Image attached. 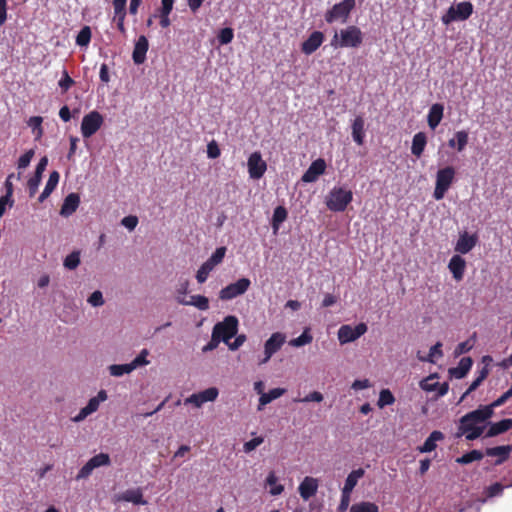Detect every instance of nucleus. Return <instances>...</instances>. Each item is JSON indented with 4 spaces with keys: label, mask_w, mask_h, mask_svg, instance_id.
Here are the masks:
<instances>
[{
    "label": "nucleus",
    "mask_w": 512,
    "mask_h": 512,
    "mask_svg": "<svg viewBox=\"0 0 512 512\" xmlns=\"http://www.w3.org/2000/svg\"><path fill=\"white\" fill-rule=\"evenodd\" d=\"M324 34L320 31H314L301 46V50L306 55L314 53L323 43Z\"/></svg>",
    "instance_id": "nucleus-20"
},
{
    "label": "nucleus",
    "mask_w": 512,
    "mask_h": 512,
    "mask_svg": "<svg viewBox=\"0 0 512 512\" xmlns=\"http://www.w3.org/2000/svg\"><path fill=\"white\" fill-rule=\"evenodd\" d=\"M41 179L42 178H40V177L33 176L28 180L27 187H28V192H29L30 197H33L36 194V192L38 191V187L41 183Z\"/></svg>",
    "instance_id": "nucleus-54"
},
{
    "label": "nucleus",
    "mask_w": 512,
    "mask_h": 512,
    "mask_svg": "<svg viewBox=\"0 0 512 512\" xmlns=\"http://www.w3.org/2000/svg\"><path fill=\"white\" fill-rule=\"evenodd\" d=\"M199 394L205 403V402H209V401H214L217 398L219 392H218L217 388L211 387V388L205 389L204 391L199 392Z\"/></svg>",
    "instance_id": "nucleus-53"
},
{
    "label": "nucleus",
    "mask_w": 512,
    "mask_h": 512,
    "mask_svg": "<svg viewBox=\"0 0 512 512\" xmlns=\"http://www.w3.org/2000/svg\"><path fill=\"white\" fill-rule=\"evenodd\" d=\"M126 3H127V0H113V8H114L115 16L126 15Z\"/></svg>",
    "instance_id": "nucleus-60"
},
{
    "label": "nucleus",
    "mask_w": 512,
    "mask_h": 512,
    "mask_svg": "<svg viewBox=\"0 0 512 512\" xmlns=\"http://www.w3.org/2000/svg\"><path fill=\"white\" fill-rule=\"evenodd\" d=\"M473 361L470 357H463L458 366L449 369V374L456 379L464 378L472 367Z\"/></svg>",
    "instance_id": "nucleus-30"
},
{
    "label": "nucleus",
    "mask_w": 512,
    "mask_h": 512,
    "mask_svg": "<svg viewBox=\"0 0 512 512\" xmlns=\"http://www.w3.org/2000/svg\"><path fill=\"white\" fill-rule=\"evenodd\" d=\"M427 144V137L424 132H418L413 136L411 153L416 157H420Z\"/></svg>",
    "instance_id": "nucleus-34"
},
{
    "label": "nucleus",
    "mask_w": 512,
    "mask_h": 512,
    "mask_svg": "<svg viewBox=\"0 0 512 512\" xmlns=\"http://www.w3.org/2000/svg\"><path fill=\"white\" fill-rule=\"evenodd\" d=\"M149 355V351L147 349H142L141 352L130 362V365L133 371L139 367H143L148 365L150 362L147 359Z\"/></svg>",
    "instance_id": "nucleus-44"
},
{
    "label": "nucleus",
    "mask_w": 512,
    "mask_h": 512,
    "mask_svg": "<svg viewBox=\"0 0 512 512\" xmlns=\"http://www.w3.org/2000/svg\"><path fill=\"white\" fill-rule=\"evenodd\" d=\"M43 122V118L40 116H33L28 121V126L33 130V132L37 133V137H40L43 133L41 124Z\"/></svg>",
    "instance_id": "nucleus-49"
},
{
    "label": "nucleus",
    "mask_w": 512,
    "mask_h": 512,
    "mask_svg": "<svg viewBox=\"0 0 512 512\" xmlns=\"http://www.w3.org/2000/svg\"><path fill=\"white\" fill-rule=\"evenodd\" d=\"M350 512H379V507L373 502L362 501L353 504Z\"/></svg>",
    "instance_id": "nucleus-40"
},
{
    "label": "nucleus",
    "mask_w": 512,
    "mask_h": 512,
    "mask_svg": "<svg viewBox=\"0 0 512 512\" xmlns=\"http://www.w3.org/2000/svg\"><path fill=\"white\" fill-rule=\"evenodd\" d=\"M487 427L488 429L484 434V438L494 437L512 428V419H503L496 423H492L488 420Z\"/></svg>",
    "instance_id": "nucleus-23"
},
{
    "label": "nucleus",
    "mask_w": 512,
    "mask_h": 512,
    "mask_svg": "<svg viewBox=\"0 0 512 512\" xmlns=\"http://www.w3.org/2000/svg\"><path fill=\"white\" fill-rule=\"evenodd\" d=\"M87 302L93 307H100L104 305L105 301L103 294L100 290L94 291L87 299Z\"/></svg>",
    "instance_id": "nucleus-50"
},
{
    "label": "nucleus",
    "mask_w": 512,
    "mask_h": 512,
    "mask_svg": "<svg viewBox=\"0 0 512 512\" xmlns=\"http://www.w3.org/2000/svg\"><path fill=\"white\" fill-rule=\"evenodd\" d=\"M245 340H246V336L244 334H240L235 338V340L232 343H230L228 341L227 345L230 350L235 351V350L239 349L244 344Z\"/></svg>",
    "instance_id": "nucleus-64"
},
{
    "label": "nucleus",
    "mask_w": 512,
    "mask_h": 512,
    "mask_svg": "<svg viewBox=\"0 0 512 512\" xmlns=\"http://www.w3.org/2000/svg\"><path fill=\"white\" fill-rule=\"evenodd\" d=\"M512 452V445H502L496 447H489L485 449V455L495 457L494 465L498 466L503 464Z\"/></svg>",
    "instance_id": "nucleus-18"
},
{
    "label": "nucleus",
    "mask_w": 512,
    "mask_h": 512,
    "mask_svg": "<svg viewBox=\"0 0 512 512\" xmlns=\"http://www.w3.org/2000/svg\"><path fill=\"white\" fill-rule=\"evenodd\" d=\"M473 13V5L471 2H460L455 6L449 7L447 12L442 16V22L445 25L454 21L467 20Z\"/></svg>",
    "instance_id": "nucleus-7"
},
{
    "label": "nucleus",
    "mask_w": 512,
    "mask_h": 512,
    "mask_svg": "<svg viewBox=\"0 0 512 512\" xmlns=\"http://www.w3.org/2000/svg\"><path fill=\"white\" fill-rule=\"evenodd\" d=\"M234 37L233 29L231 28H223L220 30L217 39L221 45L229 44Z\"/></svg>",
    "instance_id": "nucleus-48"
},
{
    "label": "nucleus",
    "mask_w": 512,
    "mask_h": 512,
    "mask_svg": "<svg viewBox=\"0 0 512 512\" xmlns=\"http://www.w3.org/2000/svg\"><path fill=\"white\" fill-rule=\"evenodd\" d=\"M325 170V160L318 158L310 164L309 168L302 175L301 180L304 183H313L319 178L320 175L325 173Z\"/></svg>",
    "instance_id": "nucleus-16"
},
{
    "label": "nucleus",
    "mask_w": 512,
    "mask_h": 512,
    "mask_svg": "<svg viewBox=\"0 0 512 512\" xmlns=\"http://www.w3.org/2000/svg\"><path fill=\"white\" fill-rule=\"evenodd\" d=\"M111 464L110 456L107 453H99L87 461L79 470L76 480L87 479L92 472L99 467L109 466Z\"/></svg>",
    "instance_id": "nucleus-10"
},
{
    "label": "nucleus",
    "mask_w": 512,
    "mask_h": 512,
    "mask_svg": "<svg viewBox=\"0 0 512 512\" xmlns=\"http://www.w3.org/2000/svg\"><path fill=\"white\" fill-rule=\"evenodd\" d=\"M322 400L323 395L318 391L311 392L304 398L294 399L295 402H321Z\"/></svg>",
    "instance_id": "nucleus-59"
},
{
    "label": "nucleus",
    "mask_w": 512,
    "mask_h": 512,
    "mask_svg": "<svg viewBox=\"0 0 512 512\" xmlns=\"http://www.w3.org/2000/svg\"><path fill=\"white\" fill-rule=\"evenodd\" d=\"M285 392L286 390L284 388H274L271 389L268 393H262V395L259 398L258 410H262L265 405L279 398Z\"/></svg>",
    "instance_id": "nucleus-35"
},
{
    "label": "nucleus",
    "mask_w": 512,
    "mask_h": 512,
    "mask_svg": "<svg viewBox=\"0 0 512 512\" xmlns=\"http://www.w3.org/2000/svg\"><path fill=\"white\" fill-rule=\"evenodd\" d=\"M505 486H503L501 483H494L486 488L485 493L488 498L501 496L503 493Z\"/></svg>",
    "instance_id": "nucleus-51"
},
{
    "label": "nucleus",
    "mask_w": 512,
    "mask_h": 512,
    "mask_svg": "<svg viewBox=\"0 0 512 512\" xmlns=\"http://www.w3.org/2000/svg\"><path fill=\"white\" fill-rule=\"evenodd\" d=\"M510 397H512V391L507 390L504 394H502L498 399L492 402L489 405H485V407H490L491 413L494 414V409L503 405Z\"/></svg>",
    "instance_id": "nucleus-52"
},
{
    "label": "nucleus",
    "mask_w": 512,
    "mask_h": 512,
    "mask_svg": "<svg viewBox=\"0 0 512 512\" xmlns=\"http://www.w3.org/2000/svg\"><path fill=\"white\" fill-rule=\"evenodd\" d=\"M485 455V452H481L480 450H471L470 452L458 457L456 462L461 465H467L472 463L473 461L481 460Z\"/></svg>",
    "instance_id": "nucleus-38"
},
{
    "label": "nucleus",
    "mask_w": 512,
    "mask_h": 512,
    "mask_svg": "<svg viewBox=\"0 0 512 512\" xmlns=\"http://www.w3.org/2000/svg\"><path fill=\"white\" fill-rule=\"evenodd\" d=\"M63 265L68 270H75L80 265V251H73L67 255L63 261Z\"/></svg>",
    "instance_id": "nucleus-43"
},
{
    "label": "nucleus",
    "mask_w": 512,
    "mask_h": 512,
    "mask_svg": "<svg viewBox=\"0 0 512 512\" xmlns=\"http://www.w3.org/2000/svg\"><path fill=\"white\" fill-rule=\"evenodd\" d=\"M222 340L217 337L213 332H212V337H211V340L210 342H208L203 348H202V351L203 352H208V351H212L214 349L217 348L218 344L221 342Z\"/></svg>",
    "instance_id": "nucleus-63"
},
{
    "label": "nucleus",
    "mask_w": 512,
    "mask_h": 512,
    "mask_svg": "<svg viewBox=\"0 0 512 512\" xmlns=\"http://www.w3.org/2000/svg\"><path fill=\"white\" fill-rule=\"evenodd\" d=\"M442 356V343L437 342L430 348L429 354L427 356L424 357L418 354V359L422 362L435 363L436 359L441 358Z\"/></svg>",
    "instance_id": "nucleus-36"
},
{
    "label": "nucleus",
    "mask_w": 512,
    "mask_h": 512,
    "mask_svg": "<svg viewBox=\"0 0 512 512\" xmlns=\"http://www.w3.org/2000/svg\"><path fill=\"white\" fill-rule=\"evenodd\" d=\"M477 240L476 235H469L467 232H463L459 235L455 251L460 254H467L475 247Z\"/></svg>",
    "instance_id": "nucleus-21"
},
{
    "label": "nucleus",
    "mask_w": 512,
    "mask_h": 512,
    "mask_svg": "<svg viewBox=\"0 0 512 512\" xmlns=\"http://www.w3.org/2000/svg\"><path fill=\"white\" fill-rule=\"evenodd\" d=\"M365 474L364 469L358 468L350 472L345 480L344 487L342 488L344 496L350 495L357 482L360 478H362Z\"/></svg>",
    "instance_id": "nucleus-29"
},
{
    "label": "nucleus",
    "mask_w": 512,
    "mask_h": 512,
    "mask_svg": "<svg viewBox=\"0 0 512 512\" xmlns=\"http://www.w3.org/2000/svg\"><path fill=\"white\" fill-rule=\"evenodd\" d=\"M354 8L355 0H343L326 12L325 20L328 23H333L337 20H341L342 23H345Z\"/></svg>",
    "instance_id": "nucleus-8"
},
{
    "label": "nucleus",
    "mask_w": 512,
    "mask_h": 512,
    "mask_svg": "<svg viewBox=\"0 0 512 512\" xmlns=\"http://www.w3.org/2000/svg\"><path fill=\"white\" fill-rule=\"evenodd\" d=\"M251 285V281L248 278H240L236 282L227 285L222 288L219 292V298L223 301L232 300L238 296H241L247 292Z\"/></svg>",
    "instance_id": "nucleus-9"
},
{
    "label": "nucleus",
    "mask_w": 512,
    "mask_h": 512,
    "mask_svg": "<svg viewBox=\"0 0 512 512\" xmlns=\"http://www.w3.org/2000/svg\"><path fill=\"white\" fill-rule=\"evenodd\" d=\"M352 137L353 140L358 144L362 145L364 142V119L362 116H357L352 123Z\"/></svg>",
    "instance_id": "nucleus-33"
},
{
    "label": "nucleus",
    "mask_w": 512,
    "mask_h": 512,
    "mask_svg": "<svg viewBox=\"0 0 512 512\" xmlns=\"http://www.w3.org/2000/svg\"><path fill=\"white\" fill-rule=\"evenodd\" d=\"M313 340L312 335L310 334V329L305 328L303 333L292 340H290L289 345L293 347H302L304 345L310 344Z\"/></svg>",
    "instance_id": "nucleus-42"
},
{
    "label": "nucleus",
    "mask_w": 512,
    "mask_h": 512,
    "mask_svg": "<svg viewBox=\"0 0 512 512\" xmlns=\"http://www.w3.org/2000/svg\"><path fill=\"white\" fill-rule=\"evenodd\" d=\"M455 139L457 143V150L459 152L463 151L468 143L469 135L465 130L457 131L455 133Z\"/></svg>",
    "instance_id": "nucleus-47"
},
{
    "label": "nucleus",
    "mask_w": 512,
    "mask_h": 512,
    "mask_svg": "<svg viewBox=\"0 0 512 512\" xmlns=\"http://www.w3.org/2000/svg\"><path fill=\"white\" fill-rule=\"evenodd\" d=\"M79 203H80L79 195L76 193H70L64 199V202H63L61 210H60V214L64 217H68V216L72 215L78 208Z\"/></svg>",
    "instance_id": "nucleus-27"
},
{
    "label": "nucleus",
    "mask_w": 512,
    "mask_h": 512,
    "mask_svg": "<svg viewBox=\"0 0 512 512\" xmlns=\"http://www.w3.org/2000/svg\"><path fill=\"white\" fill-rule=\"evenodd\" d=\"M286 336L283 333L275 332L264 344V354L272 357L285 343Z\"/></svg>",
    "instance_id": "nucleus-22"
},
{
    "label": "nucleus",
    "mask_w": 512,
    "mask_h": 512,
    "mask_svg": "<svg viewBox=\"0 0 512 512\" xmlns=\"http://www.w3.org/2000/svg\"><path fill=\"white\" fill-rule=\"evenodd\" d=\"M248 172L252 179H260L267 170V164L259 152H254L248 158Z\"/></svg>",
    "instance_id": "nucleus-14"
},
{
    "label": "nucleus",
    "mask_w": 512,
    "mask_h": 512,
    "mask_svg": "<svg viewBox=\"0 0 512 512\" xmlns=\"http://www.w3.org/2000/svg\"><path fill=\"white\" fill-rule=\"evenodd\" d=\"M353 200V193L343 187H333L326 197V206L330 211L343 212Z\"/></svg>",
    "instance_id": "nucleus-3"
},
{
    "label": "nucleus",
    "mask_w": 512,
    "mask_h": 512,
    "mask_svg": "<svg viewBox=\"0 0 512 512\" xmlns=\"http://www.w3.org/2000/svg\"><path fill=\"white\" fill-rule=\"evenodd\" d=\"M318 489V482L315 478L312 477H305L304 480L299 485V493L300 496L304 500L310 499L312 496H314Z\"/></svg>",
    "instance_id": "nucleus-24"
},
{
    "label": "nucleus",
    "mask_w": 512,
    "mask_h": 512,
    "mask_svg": "<svg viewBox=\"0 0 512 512\" xmlns=\"http://www.w3.org/2000/svg\"><path fill=\"white\" fill-rule=\"evenodd\" d=\"M91 40V29L89 26H84L76 37V44L79 46H87Z\"/></svg>",
    "instance_id": "nucleus-45"
},
{
    "label": "nucleus",
    "mask_w": 512,
    "mask_h": 512,
    "mask_svg": "<svg viewBox=\"0 0 512 512\" xmlns=\"http://www.w3.org/2000/svg\"><path fill=\"white\" fill-rule=\"evenodd\" d=\"M444 106L440 103L433 104L427 115V122L431 129H435L443 118Z\"/></svg>",
    "instance_id": "nucleus-28"
},
{
    "label": "nucleus",
    "mask_w": 512,
    "mask_h": 512,
    "mask_svg": "<svg viewBox=\"0 0 512 512\" xmlns=\"http://www.w3.org/2000/svg\"><path fill=\"white\" fill-rule=\"evenodd\" d=\"M278 478L275 472L271 471L266 478V485L270 486L269 493L273 496L280 495L284 491V486L277 484Z\"/></svg>",
    "instance_id": "nucleus-39"
},
{
    "label": "nucleus",
    "mask_w": 512,
    "mask_h": 512,
    "mask_svg": "<svg viewBox=\"0 0 512 512\" xmlns=\"http://www.w3.org/2000/svg\"><path fill=\"white\" fill-rule=\"evenodd\" d=\"M395 401V398L393 396V394L391 393V391L389 389H383L381 390L380 394H379V399H378V406L380 408H383L387 405H391L393 404Z\"/></svg>",
    "instance_id": "nucleus-46"
},
{
    "label": "nucleus",
    "mask_w": 512,
    "mask_h": 512,
    "mask_svg": "<svg viewBox=\"0 0 512 512\" xmlns=\"http://www.w3.org/2000/svg\"><path fill=\"white\" fill-rule=\"evenodd\" d=\"M74 84V80L69 76L66 70L63 71L62 78L60 79L58 85L59 87L66 92L72 85Z\"/></svg>",
    "instance_id": "nucleus-58"
},
{
    "label": "nucleus",
    "mask_w": 512,
    "mask_h": 512,
    "mask_svg": "<svg viewBox=\"0 0 512 512\" xmlns=\"http://www.w3.org/2000/svg\"><path fill=\"white\" fill-rule=\"evenodd\" d=\"M448 268L457 281L462 280L466 268V261L460 255H454L449 261Z\"/></svg>",
    "instance_id": "nucleus-25"
},
{
    "label": "nucleus",
    "mask_w": 512,
    "mask_h": 512,
    "mask_svg": "<svg viewBox=\"0 0 512 512\" xmlns=\"http://www.w3.org/2000/svg\"><path fill=\"white\" fill-rule=\"evenodd\" d=\"M287 218V210L283 206H277L274 209L273 217H272V228L276 232L279 229V226L286 220Z\"/></svg>",
    "instance_id": "nucleus-37"
},
{
    "label": "nucleus",
    "mask_w": 512,
    "mask_h": 512,
    "mask_svg": "<svg viewBox=\"0 0 512 512\" xmlns=\"http://www.w3.org/2000/svg\"><path fill=\"white\" fill-rule=\"evenodd\" d=\"M220 148L215 140H212L207 145V156L210 159H216L220 156Z\"/></svg>",
    "instance_id": "nucleus-57"
},
{
    "label": "nucleus",
    "mask_w": 512,
    "mask_h": 512,
    "mask_svg": "<svg viewBox=\"0 0 512 512\" xmlns=\"http://www.w3.org/2000/svg\"><path fill=\"white\" fill-rule=\"evenodd\" d=\"M363 41V34L357 26H348L340 31V34L335 33L331 46L338 48L358 47Z\"/></svg>",
    "instance_id": "nucleus-2"
},
{
    "label": "nucleus",
    "mask_w": 512,
    "mask_h": 512,
    "mask_svg": "<svg viewBox=\"0 0 512 512\" xmlns=\"http://www.w3.org/2000/svg\"><path fill=\"white\" fill-rule=\"evenodd\" d=\"M367 331L365 323H359L356 327L350 325H342L338 330V340L341 344L353 342Z\"/></svg>",
    "instance_id": "nucleus-12"
},
{
    "label": "nucleus",
    "mask_w": 512,
    "mask_h": 512,
    "mask_svg": "<svg viewBox=\"0 0 512 512\" xmlns=\"http://www.w3.org/2000/svg\"><path fill=\"white\" fill-rule=\"evenodd\" d=\"M149 48V42L146 36L141 35L137 39L132 52V59L136 65H141L146 61V54Z\"/></svg>",
    "instance_id": "nucleus-19"
},
{
    "label": "nucleus",
    "mask_w": 512,
    "mask_h": 512,
    "mask_svg": "<svg viewBox=\"0 0 512 512\" xmlns=\"http://www.w3.org/2000/svg\"><path fill=\"white\" fill-rule=\"evenodd\" d=\"M59 179H60V175L57 171H53L50 173L49 179L46 182L45 188L38 198V201L40 203L44 202L50 196V194L54 191V189L56 188V186L59 182Z\"/></svg>",
    "instance_id": "nucleus-32"
},
{
    "label": "nucleus",
    "mask_w": 512,
    "mask_h": 512,
    "mask_svg": "<svg viewBox=\"0 0 512 512\" xmlns=\"http://www.w3.org/2000/svg\"><path fill=\"white\" fill-rule=\"evenodd\" d=\"M113 501L117 502H130L134 505H146L147 501L143 498V491L141 488L127 489L122 493L115 494Z\"/></svg>",
    "instance_id": "nucleus-15"
},
{
    "label": "nucleus",
    "mask_w": 512,
    "mask_h": 512,
    "mask_svg": "<svg viewBox=\"0 0 512 512\" xmlns=\"http://www.w3.org/2000/svg\"><path fill=\"white\" fill-rule=\"evenodd\" d=\"M121 224L128 230L132 231L138 224V218L132 215L126 216L122 219Z\"/></svg>",
    "instance_id": "nucleus-61"
},
{
    "label": "nucleus",
    "mask_w": 512,
    "mask_h": 512,
    "mask_svg": "<svg viewBox=\"0 0 512 512\" xmlns=\"http://www.w3.org/2000/svg\"><path fill=\"white\" fill-rule=\"evenodd\" d=\"M34 156V150L30 149L25 152L18 160V168L24 169L29 166L32 158Z\"/></svg>",
    "instance_id": "nucleus-55"
},
{
    "label": "nucleus",
    "mask_w": 512,
    "mask_h": 512,
    "mask_svg": "<svg viewBox=\"0 0 512 512\" xmlns=\"http://www.w3.org/2000/svg\"><path fill=\"white\" fill-rule=\"evenodd\" d=\"M455 178V169L452 166H447L443 169H439L436 175L435 189L433 197L436 200L444 198L446 192L450 188Z\"/></svg>",
    "instance_id": "nucleus-4"
},
{
    "label": "nucleus",
    "mask_w": 512,
    "mask_h": 512,
    "mask_svg": "<svg viewBox=\"0 0 512 512\" xmlns=\"http://www.w3.org/2000/svg\"><path fill=\"white\" fill-rule=\"evenodd\" d=\"M176 300L181 305H190L198 308L201 311L209 309V300L207 297L202 295H193L190 300H186L185 297L176 296Z\"/></svg>",
    "instance_id": "nucleus-26"
},
{
    "label": "nucleus",
    "mask_w": 512,
    "mask_h": 512,
    "mask_svg": "<svg viewBox=\"0 0 512 512\" xmlns=\"http://www.w3.org/2000/svg\"><path fill=\"white\" fill-rule=\"evenodd\" d=\"M103 123L102 115L97 111H92L85 115L81 122V133L84 138L94 135Z\"/></svg>",
    "instance_id": "nucleus-11"
},
{
    "label": "nucleus",
    "mask_w": 512,
    "mask_h": 512,
    "mask_svg": "<svg viewBox=\"0 0 512 512\" xmlns=\"http://www.w3.org/2000/svg\"><path fill=\"white\" fill-rule=\"evenodd\" d=\"M108 371L113 377H121L124 374H130L133 369L130 363L127 364H113L108 367Z\"/></svg>",
    "instance_id": "nucleus-41"
},
{
    "label": "nucleus",
    "mask_w": 512,
    "mask_h": 512,
    "mask_svg": "<svg viewBox=\"0 0 512 512\" xmlns=\"http://www.w3.org/2000/svg\"><path fill=\"white\" fill-rule=\"evenodd\" d=\"M492 416L490 407H485V405L466 413L459 419L455 436L457 438L465 436L469 441L481 437L487 428L488 420Z\"/></svg>",
    "instance_id": "nucleus-1"
},
{
    "label": "nucleus",
    "mask_w": 512,
    "mask_h": 512,
    "mask_svg": "<svg viewBox=\"0 0 512 512\" xmlns=\"http://www.w3.org/2000/svg\"><path fill=\"white\" fill-rule=\"evenodd\" d=\"M264 439L262 437H256L244 443L243 450L245 453H250L255 450L258 446L263 443Z\"/></svg>",
    "instance_id": "nucleus-56"
},
{
    "label": "nucleus",
    "mask_w": 512,
    "mask_h": 512,
    "mask_svg": "<svg viewBox=\"0 0 512 512\" xmlns=\"http://www.w3.org/2000/svg\"><path fill=\"white\" fill-rule=\"evenodd\" d=\"M238 319L236 316L229 315L222 322H218L213 327V333L219 337L224 343L228 344L238 332Z\"/></svg>",
    "instance_id": "nucleus-5"
},
{
    "label": "nucleus",
    "mask_w": 512,
    "mask_h": 512,
    "mask_svg": "<svg viewBox=\"0 0 512 512\" xmlns=\"http://www.w3.org/2000/svg\"><path fill=\"white\" fill-rule=\"evenodd\" d=\"M435 378H437L436 374L430 375L429 377L423 379L420 382V387L427 392L437 391V397H442L447 394L449 385L447 382L441 384L437 381H434Z\"/></svg>",
    "instance_id": "nucleus-17"
},
{
    "label": "nucleus",
    "mask_w": 512,
    "mask_h": 512,
    "mask_svg": "<svg viewBox=\"0 0 512 512\" xmlns=\"http://www.w3.org/2000/svg\"><path fill=\"white\" fill-rule=\"evenodd\" d=\"M185 404H192L199 408L204 404V400H202L199 393H194L185 399Z\"/></svg>",
    "instance_id": "nucleus-62"
},
{
    "label": "nucleus",
    "mask_w": 512,
    "mask_h": 512,
    "mask_svg": "<svg viewBox=\"0 0 512 512\" xmlns=\"http://www.w3.org/2000/svg\"><path fill=\"white\" fill-rule=\"evenodd\" d=\"M444 439V434L441 431L435 430L433 431L428 438L425 440L422 446L418 447V450L421 453H429L436 449L437 441H441Z\"/></svg>",
    "instance_id": "nucleus-31"
},
{
    "label": "nucleus",
    "mask_w": 512,
    "mask_h": 512,
    "mask_svg": "<svg viewBox=\"0 0 512 512\" xmlns=\"http://www.w3.org/2000/svg\"><path fill=\"white\" fill-rule=\"evenodd\" d=\"M226 251V247H218L214 253L200 266L196 274L198 283L202 284L207 280L210 272L223 261Z\"/></svg>",
    "instance_id": "nucleus-6"
},
{
    "label": "nucleus",
    "mask_w": 512,
    "mask_h": 512,
    "mask_svg": "<svg viewBox=\"0 0 512 512\" xmlns=\"http://www.w3.org/2000/svg\"><path fill=\"white\" fill-rule=\"evenodd\" d=\"M107 398V392L105 390H100L97 396L92 397L88 401L87 405L83 407L75 417L72 418V421L76 423L83 421L86 417L96 412L100 403L106 401Z\"/></svg>",
    "instance_id": "nucleus-13"
}]
</instances>
